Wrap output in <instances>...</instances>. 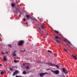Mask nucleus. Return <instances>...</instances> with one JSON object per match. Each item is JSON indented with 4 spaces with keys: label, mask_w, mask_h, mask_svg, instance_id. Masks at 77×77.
<instances>
[{
    "label": "nucleus",
    "mask_w": 77,
    "mask_h": 77,
    "mask_svg": "<svg viewBox=\"0 0 77 77\" xmlns=\"http://www.w3.org/2000/svg\"><path fill=\"white\" fill-rule=\"evenodd\" d=\"M24 44V41L23 40H20L19 41V43H18V45H23V44Z\"/></svg>",
    "instance_id": "f257e3e1"
},
{
    "label": "nucleus",
    "mask_w": 77,
    "mask_h": 77,
    "mask_svg": "<svg viewBox=\"0 0 77 77\" xmlns=\"http://www.w3.org/2000/svg\"><path fill=\"white\" fill-rule=\"evenodd\" d=\"M51 72L53 73H54V74H58L59 73V71L58 70L55 71L52 70L51 71Z\"/></svg>",
    "instance_id": "f03ea898"
},
{
    "label": "nucleus",
    "mask_w": 77,
    "mask_h": 77,
    "mask_svg": "<svg viewBox=\"0 0 77 77\" xmlns=\"http://www.w3.org/2000/svg\"><path fill=\"white\" fill-rule=\"evenodd\" d=\"M18 73H19V72L18 70H15V72H13V74H12V76H14L15 75H17V74H18Z\"/></svg>",
    "instance_id": "7ed1b4c3"
},
{
    "label": "nucleus",
    "mask_w": 77,
    "mask_h": 77,
    "mask_svg": "<svg viewBox=\"0 0 77 77\" xmlns=\"http://www.w3.org/2000/svg\"><path fill=\"white\" fill-rule=\"evenodd\" d=\"M46 74H48V72H46V73H40L39 74V75L40 77H44V75H45Z\"/></svg>",
    "instance_id": "20e7f679"
},
{
    "label": "nucleus",
    "mask_w": 77,
    "mask_h": 77,
    "mask_svg": "<svg viewBox=\"0 0 77 77\" xmlns=\"http://www.w3.org/2000/svg\"><path fill=\"white\" fill-rule=\"evenodd\" d=\"M62 71L63 72H64V74H68V71L65 70V68H62Z\"/></svg>",
    "instance_id": "39448f33"
},
{
    "label": "nucleus",
    "mask_w": 77,
    "mask_h": 77,
    "mask_svg": "<svg viewBox=\"0 0 77 77\" xmlns=\"http://www.w3.org/2000/svg\"><path fill=\"white\" fill-rule=\"evenodd\" d=\"M26 17L27 18V20H30V18H31V17L29 15H26Z\"/></svg>",
    "instance_id": "423d86ee"
},
{
    "label": "nucleus",
    "mask_w": 77,
    "mask_h": 77,
    "mask_svg": "<svg viewBox=\"0 0 77 77\" xmlns=\"http://www.w3.org/2000/svg\"><path fill=\"white\" fill-rule=\"evenodd\" d=\"M16 53V51H15L13 52L12 54V56L13 57H14V56H17V54L15 53Z\"/></svg>",
    "instance_id": "0eeeda50"
},
{
    "label": "nucleus",
    "mask_w": 77,
    "mask_h": 77,
    "mask_svg": "<svg viewBox=\"0 0 77 77\" xmlns=\"http://www.w3.org/2000/svg\"><path fill=\"white\" fill-rule=\"evenodd\" d=\"M48 65H50V66H54V64H53L51 63H47Z\"/></svg>",
    "instance_id": "6e6552de"
},
{
    "label": "nucleus",
    "mask_w": 77,
    "mask_h": 77,
    "mask_svg": "<svg viewBox=\"0 0 77 77\" xmlns=\"http://www.w3.org/2000/svg\"><path fill=\"white\" fill-rule=\"evenodd\" d=\"M44 23H43L41 24V27L42 29H44Z\"/></svg>",
    "instance_id": "1a4fd4ad"
},
{
    "label": "nucleus",
    "mask_w": 77,
    "mask_h": 77,
    "mask_svg": "<svg viewBox=\"0 0 77 77\" xmlns=\"http://www.w3.org/2000/svg\"><path fill=\"white\" fill-rule=\"evenodd\" d=\"M15 10L17 12H20V9L18 8H15Z\"/></svg>",
    "instance_id": "9d476101"
},
{
    "label": "nucleus",
    "mask_w": 77,
    "mask_h": 77,
    "mask_svg": "<svg viewBox=\"0 0 77 77\" xmlns=\"http://www.w3.org/2000/svg\"><path fill=\"white\" fill-rule=\"evenodd\" d=\"M72 57H73V58H75V59H77V56H74V55H73V54H72Z\"/></svg>",
    "instance_id": "9b49d317"
},
{
    "label": "nucleus",
    "mask_w": 77,
    "mask_h": 77,
    "mask_svg": "<svg viewBox=\"0 0 77 77\" xmlns=\"http://www.w3.org/2000/svg\"><path fill=\"white\" fill-rule=\"evenodd\" d=\"M65 42H66L67 43H68V44H70V45H72V44H71V42H70L68 41H66L65 40Z\"/></svg>",
    "instance_id": "f8f14e48"
},
{
    "label": "nucleus",
    "mask_w": 77,
    "mask_h": 77,
    "mask_svg": "<svg viewBox=\"0 0 77 77\" xmlns=\"http://www.w3.org/2000/svg\"><path fill=\"white\" fill-rule=\"evenodd\" d=\"M11 6H12V8H14V6H15V4L13 3H11Z\"/></svg>",
    "instance_id": "ddd939ff"
},
{
    "label": "nucleus",
    "mask_w": 77,
    "mask_h": 77,
    "mask_svg": "<svg viewBox=\"0 0 77 77\" xmlns=\"http://www.w3.org/2000/svg\"><path fill=\"white\" fill-rule=\"evenodd\" d=\"M3 59L4 62H5V61H6V60H7V58H6L5 57H4Z\"/></svg>",
    "instance_id": "4468645a"
},
{
    "label": "nucleus",
    "mask_w": 77,
    "mask_h": 77,
    "mask_svg": "<svg viewBox=\"0 0 77 77\" xmlns=\"http://www.w3.org/2000/svg\"><path fill=\"white\" fill-rule=\"evenodd\" d=\"M14 63H17V62H19V60H14Z\"/></svg>",
    "instance_id": "2eb2a0df"
},
{
    "label": "nucleus",
    "mask_w": 77,
    "mask_h": 77,
    "mask_svg": "<svg viewBox=\"0 0 77 77\" xmlns=\"http://www.w3.org/2000/svg\"><path fill=\"white\" fill-rule=\"evenodd\" d=\"M54 66H56L58 69H59V66H58V65H54Z\"/></svg>",
    "instance_id": "dca6fc26"
},
{
    "label": "nucleus",
    "mask_w": 77,
    "mask_h": 77,
    "mask_svg": "<svg viewBox=\"0 0 77 77\" xmlns=\"http://www.w3.org/2000/svg\"><path fill=\"white\" fill-rule=\"evenodd\" d=\"M56 42H57L58 43V44H60V41H59L58 40H57V39H56Z\"/></svg>",
    "instance_id": "f3484780"
},
{
    "label": "nucleus",
    "mask_w": 77,
    "mask_h": 77,
    "mask_svg": "<svg viewBox=\"0 0 77 77\" xmlns=\"http://www.w3.org/2000/svg\"><path fill=\"white\" fill-rule=\"evenodd\" d=\"M55 37L56 39H58V38L60 39V38H59V36H56Z\"/></svg>",
    "instance_id": "a211bd4d"
},
{
    "label": "nucleus",
    "mask_w": 77,
    "mask_h": 77,
    "mask_svg": "<svg viewBox=\"0 0 77 77\" xmlns=\"http://www.w3.org/2000/svg\"><path fill=\"white\" fill-rule=\"evenodd\" d=\"M23 74H26V72L25 71H23Z\"/></svg>",
    "instance_id": "6ab92c4d"
},
{
    "label": "nucleus",
    "mask_w": 77,
    "mask_h": 77,
    "mask_svg": "<svg viewBox=\"0 0 77 77\" xmlns=\"http://www.w3.org/2000/svg\"><path fill=\"white\" fill-rule=\"evenodd\" d=\"M26 69H30V67H29V66H28L26 67Z\"/></svg>",
    "instance_id": "aec40b11"
},
{
    "label": "nucleus",
    "mask_w": 77,
    "mask_h": 77,
    "mask_svg": "<svg viewBox=\"0 0 77 77\" xmlns=\"http://www.w3.org/2000/svg\"><path fill=\"white\" fill-rule=\"evenodd\" d=\"M8 46L9 47H11V48H12V45H8Z\"/></svg>",
    "instance_id": "412c9836"
},
{
    "label": "nucleus",
    "mask_w": 77,
    "mask_h": 77,
    "mask_svg": "<svg viewBox=\"0 0 77 77\" xmlns=\"http://www.w3.org/2000/svg\"><path fill=\"white\" fill-rule=\"evenodd\" d=\"M48 53H51V51L49 50H48Z\"/></svg>",
    "instance_id": "4be33fe9"
},
{
    "label": "nucleus",
    "mask_w": 77,
    "mask_h": 77,
    "mask_svg": "<svg viewBox=\"0 0 77 77\" xmlns=\"http://www.w3.org/2000/svg\"><path fill=\"white\" fill-rule=\"evenodd\" d=\"M1 74L2 75H3V74H4V72L3 71H2L1 72Z\"/></svg>",
    "instance_id": "5701e85b"
},
{
    "label": "nucleus",
    "mask_w": 77,
    "mask_h": 77,
    "mask_svg": "<svg viewBox=\"0 0 77 77\" xmlns=\"http://www.w3.org/2000/svg\"><path fill=\"white\" fill-rule=\"evenodd\" d=\"M55 33H59V31H55Z\"/></svg>",
    "instance_id": "b1692460"
},
{
    "label": "nucleus",
    "mask_w": 77,
    "mask_h": 77,
    "mask_svg": "<svg viewBox=\"0 0 77 77\" xmlns=\"http://www.w3.org/2000/svg\"><path fill=\"white\" fill-rule=\"evenodd\" d=\"M64 51H66V52L68 51L67 50L65 49V48H64Z\"/></svg>",
    "instance_id": "393cba45"
},
{
    "label": "nucleus",
    "mask_w": 77,
    "mask_h": 77,
    "mask_svg": "<svg viewBox=\"0 0 77 77\" xmlns=\"http://www.w3.org/2000/svg\"><path fill=\"white\" fill-rule=\"evenodd\" d=\"M9 69L10 70H11V71H12V70H13V69H11V67H10Z\"/></svg>",
    "instance_id": "a878e982"
},
{
    "label": "nucleus",
    "mask_w": 77,
    "mask_h": 77,
    "mask_svg": "<svg viewBox=\"0 0 77 77\" xmlns=\"http://www.w3.org/2000/svg\"><path fill=\"white\" fill-rule=\"evenodd\" d=\"M51 69H46L47 71H48V70H51Z\"/></svg>",
    "instance_id": "bb28decb"
},
{
    "label": "nucleus",
    "mask_w": 77,
    "mask_h": 77,
    "mask_svg": "<svg viewBox=\"0 0 77 77\" xmlns=\"http://www.w3.org/2000/svg\"><path fill=\"white\" fill-rule=\"evenodd\" d=\"M16 77H22V76L20 77V76H18V75H16Z\"/></svg>",
    "instance_id": "cd10ccee"
},
{
    "label": "nucleus",
    "mask_w": 77,
    "mask_h": 77,
    "mask_svg": "<svg viewBox=\"0 0 77 77\" xmlns=\"http://www.w3.org/2000/svg\"><path fill=\"white\" fill-rule=\"evenodd\" d=\"M2 54H5V53H3V52H2Z\"/></svg>",
    "instance_id": "c85d7f7f"
},
{
    "label": "nucleus",
    "mask_w": 77,
    "mask_h": 77,
    "mask_svg": "<svg viewBox=\"0 0 77 77\" xmlns=\"http://www.w3.org/2000/svg\"><path fill=\"white\" fill-rule=\"evenodd\" d=\"M32 20H35V19H33L32 18V17H31V18H30Z\"/></svg>",
    "instance_id": "c756f323"
},
{
    "label": "nucleus",
    "mask_w": 77,
    "mask_h": 77,
    "mask_svg": "<svg viewBox=\"0 0 77 77\" xmlns=\"http://www.w3.org/2000/svg\"><path fill=\"white\" fill-rule=\"evenodd\" d=\"M25 51H26V50H24L23 51H21V52H24Z\"/></svg>",
    "instance_id": "7c9ffc66"
},
{
    "label": "nucleus",
    "mask_w": 77,
    "mask_h": 77,
    "mask_svg": "<svg viewBox=\"0 0 77 77\" xmlns=\"http://www.w3.org/2000/svg\"><path fill=\"white\" fill-rule=\"evenodd\" d=\"M26 21V19H23V21Z\"/></svg>",
    "instance_id": "2f4dec72"
},
{
    "label": "nucleus",
    "mask_w": 77,
    "mask_h": 77,
    "mask_svg": "<svg viewBox=\"0 0 77 77\" xmlns=\"http://www.w3.org/2000/svg\"><path fill=\"white\" fill-rule=\"evenodd\" d=\"M67 45H69V46H71V45H69V44H67Z\"/></svg>",
    "instance_id": "473e14b6"
},
{
    "label": "nucleus",
    "mask_w": 77,
    "mask_h": 77,
    "mask_svg": "<svg viewBox=\"0 0 77 77\" xmlns=\"http://www.w3.org/2000/svg\"><path fill=\"white\" fill-rule=\"evenodd\" d=\"M2 66V65L1 64H0V66Z\"/></svg>",
    "instance_id": "72a5a7b5"
},
{
    "label": "nucleus",
    "mask_w": 77,
    "mask_h": 77,
    "mask_svg": "<svg viewBox=\"0 0 77 77\" xmlns=\"http://www.w3.org/2000/svg\"><path fill=\"white\" fill-rule=\"evenodd\" d=\"M13 12H16V11H15L14 10L13 11Z\"/></svg>",
    "instance_id": "f704fd0d"
},
{
    "label": "nucleus",
    "mask_w": 77,
    "mask_h": 77,
    "mask_svg": "<svg viewBox=\"0 0 77 77\" xmlns=\"http://www.w3.org/2000/svg\"><path fill=\"white\" fill-rule=\"evenodd\" d=\"M5 54H7L8 53V52H5Z\"/></svg>",
    "instance_id": "c9c22d12"
},
{
    "label": "nucleus",
    "mask_w": 77,
    "mask_h": 77,
    "mask_svg": "<svg viewBox=\"0 0 77 77\" xmlns=\"http://www.w3.org/2000/svg\"><path fill=\"white\" fill-rule=\"evenodd\" d=\"M40 30H41V29H40V28H39Z\"/></svg>",
    "instance_id": "e433bc0d"
},
{
    "label": "nucleus",
    "mask_w": 77,
    "mask_h": 77,
    "mask_svg": "<svg viewBox=\"0 0 77 77\" xmlns=\"http://www.w3.org/2000/svg\"><path fill=\"white\" fill-rule=\"evenodd\" d=\"M16 3H18V2L17 1V2H16Z\"/></svg>",
    "instance_id": "4c0bfd02"
},
{
    "label": "nucleus",
    "mask_w": 77,
    "mask_h": 77,
    "mask_svg": "<svg viewBox=\"0 0 77 77\" xmlns=\"http://www.w3.org/2000/svg\"><path fill=\"white\" fill-rule=\"evenodd\" d=\"M3 72H4V73L6 72V71H4Z\"/></svg>",
    "instance_id": "58836bf2"
},
{
    "label": "nucleus",
    "mask_w": 77,
    "mask_h": 77,
    "mask_svg": "<svg viewBox=\"0 0 77 77\" xmlns=\"http://www.w3.org/2000/svg\"><path fill=\"white\" fill-rule=\"evenodd\" d=\"M42 36H43V33L42 34Z\"/></svg>",
    "instance_id": "ea45409f"
},
{
    "label": "nucleus",
    "mask_w": 77,
    "mask_h": 77,
    "mask_svg": "<svg viewBox=\"0 0 77 77\" xmlns=\"http://www.w3.org/2000/svg\"><path fill=\"white\" fill-rule=\"evenodd\" d=\"M23 66H24V65H25V64H23Z\"/></svg>",
    "instance_id": "a19ab883"
},
{
    "label": "nucleus",
    "mask_w": 77,
    "mask_h": 77,
    "mask_svg": "<svg viewBox=\"0 0 77 77\" xmlns=\"http://www.w3.org/2000/svg\"><path fill=\"white\" fill-rule=\"evenodd\" d=\"M48 35V33H47V35Z\"/></svg>",
    "instance_id": "79ce46f5"
},
{
    "label": "nucleus",
    "mask_w": 77,
    "mask_h": 77,
    "mask_svg": "<svg viewBox=\"0 0 77 77\" xmlns=\"http://www.w3.org/2000/svg\"><path fill=\"white\" fill-rule=\"evenodd\" d=\"M14 59H15V58H16V57H14Z\"/></svg>",
    "instance_id": "37998d69"
},
{
    "label": "nucleus",
    "mask_w": 77,
    "mask_h": 77,
    "mask_svg": "<svg viewBox=\"0 0 77 77\" xmlns=\"http://www.w3.org/2000/svg\"><path fill=\"white\" fill-rule=\"evenodd\" d=\"M42 32L43 33V32H43V31H42Z\"/></svg>",
    "instance_id": "c03bdc74"
},
{
    "label": "nucleus",
    "mask_w": 77,
    "mask_h": 77,
    "mask_svg": "<svg viewBox=\"0 0 77 77\" xmlns=\"http://www.w3.org/2000/svg\"><path fill=\"white\" fill-rule=\"evenodd\" d=\"M14 68H15V67H14Z\"/></svg>",
    "instance_id": "a18cd8bd"
}]
</instances>
